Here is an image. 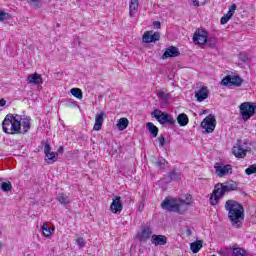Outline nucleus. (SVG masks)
Returning <instances> with one entry per match:
<instances>
[{"instance_id":"obj_17","label":"nucleus","mask_w":256,"mask_h":256,"mask_svg":"<svg viewBox=\"0 0 256 256\" xmlns=\"http://www.w3.org/2000/svg\"><path fill=\"white\" fill-rule=\"evenodd\" d=\"M20 129V135H25V133H29V130L31 129V118L29 116H21Z\"/></svg>"},{"instance_id":"obj_11","label":"nucleus","mask_w":256,"mask_h":256,"mask_svg":"<svg viewBox=\"0 0 256 256\" xmlns=\"http://www.w3.org/2000/svg\"><path fill=\"white\" fill-rule=\"evenodd\" d=\"M214 169L218 177H225L233 173V166H231V164L221 165L220 163H216Z\"/></svg>"},{"instance_id":"obj_51","label":"nucleus","mask_w":256,"mask_h":256,"mask_svg":"<svg viewBox=\"0 0 256 256\" xmlns=\"http://www.w3.org/2000/svg\"><path fill=\"white\" fill-rule=\"evenodd\" d=\"M63 151H65V148L63 147V146H60L59 148H58V152H56V153H61V154H63Z\"/></svg>"},{"instance_id":"obj_21","label":"nucleus","mask_w":256,"mask_h":256,"mask_svg":"<svg viewBox=\"0 0 256 256\" xmlns=\"http://www.w3.org/2000/svg\"><path fill=\"white\" fill-rule=\"evenodd\" d=\"M151 235H153V231H151V228H144L141 230V232L138 233V239L142 243H146Z\"/></svg>"},{"instance_id":"obj_41","label":"nucleus","mask_w":256,"mask_h":256,"mask_svg":"<svg viewBox=\"0 0 256 256\" xmlns=\"http://www.w3.org/2000/svg\"><path fill=\"white\" fill-rule=\"evenodd\" d=\"M238 57L242 63H247V61L249 60V57L244 52L240 53Z\"/></svg>"},{"instance_id":"obj_23","label":"nucleus","mask_w":256,"mask_h":256,"mask_svg":"<svg viewBox=\"0 0 256 256\" xmlns=\"http://www.w3.org/2000/svg\"><path fill=\"white\" fill-rule=\"evenodd\" d=\"M27 81L29 83H33L34 85H41V83H43V78L41 77V75L34 73L27 77Z\"/></svg>"},{"instance_id":"obj_1","label":"nucleus","mask_w":256,"mask_h":256,"mask_svg":"<svg viewBox=\"0 0 256 256\" xmlns=\"http://www.w3.org/2000/svg\"><path fill=\"white\" fill-rule=\"evenodd\" d=\"M225 209L228 211V219L236 229L241 228L243 220L245 219V209L243 205L235 200H228L225 203Z\"/></svg>"},{"instance_id":"obj_54","label":"nucleus","mask_w":256,"mask_h":256,"mask_svg":"<svg viewBox=\"0 0 256 256\" xmlns=\"http://www.w3.org/2000/svg\"><path fill=\"white\" fill-rule=\"evenodd\" d=\"M3 247V243L0 242V249Z\"/></svg>"},{"instance_id":"obj_22","label":"nucleus","mask_w":256,"mask_h":256,"mask_svg":"<svg viewBox=\"0 0 256 256\" xmlns=\"http://www.w3.org/2000/svg\"><path fill=\"white\" fill-rule=\"evenodd\" d=\"M105 117V112H101L96 114L95 116V124H94V131H101V127H103V120Z\"/></svg>"},{"instance_id":"obj_27","label":"nucleus","mask_w":256,"mask_h":256,"mask_svg":"<svg viewBox=\"0 0 256 256\" xmlns=\"http://www.w3.org/2000/svg\"><path fill=\"white\" fill-rule=\"evenodd\" d=\"M146 127L148 131L151 133L152 137H157V135H159V128H157V126H155L153 122H148L146 124Z\"/></svg>"},{"instance_id":"obj_19","label":"nucleus","mask_w":256,"mask_h":256,"mask_svg":"<svg viewBox=\"0 0 256 256\" xmlns=\"http://www.w3.org/2000/svg\"><path fill=\"white\" fill-rule=\"evenodd\" d=\"M151 243L152 245H155V247L157 246H163V245H167V236L165 235H152L151 237Z\"/></svg>"},{"instance_id":"obj_39","label":"nucleus","mask_w":256,"mask_h":256,"mask_svg":"<svg viewBox=\"0 0 256 256\" xmlns=\"http://www.w3.org/2000/svg\"><path fill=\"white\" fill-rule=\"evenodd\" d=\"M220 255H222V256H231V255H233V250H231L230 248H222L220 250Z\"/></svg>"},{"instance_id":"obj_24","label":"nucleus","mask_w":256,"mask_h":256,"mask_svg":"<svg viewBox=\"0 0 256 256\" xmlns=\"http://www.w3.org/2000/svg\"><path fill=\"white\" fill-rule=\"evenodd\" d=\"M177 122L180 127H186V125H189V117L185 113H181L177 117Z\"/></svg>"},{"instance_id":"obj_38","label":"nucleus","mask_w":256,"mask_h":256,"mask_svg":"<svg viewBox=\"0 0 256 256\" xmlns=\"http://www.w3.org/2000/svg\"><path fill=\"white\" fill-rule=\"evenodd\" d=\"M246 175H253L256 173V164L250 165L248 168L245 169Z\"/></svg>"},{"instance_id":"obj_46","label":"nucleus","mask_w":256,"mask_h":256,"mask_svg":"<svg viewBox=\"0 0 256 256\" xmlns=\"http://www.w3.org/2000/svg\"><path fill=\"white\" fill-rule=\"evenodd\" d=\"M235 11H237V4H232V5L229 7L228 12H230L232 15H235Z\"/></svg>"},{"instance_id":"obj_42","label":"nucleus","mask_w":256,"mask_h":256,"mask_svg":"<svg viewBox=\"0 0 256 256\" xmlns=\"http://www.w3.org/2000/svg\"><path fill=\"white\" fill-rule=\"evenodd\" d=\"M76 243L77 245L83 249V247H85V239H83V237H79L77 240H76Z\"/></svg>"},{"instance_id":"obj_8","label":"nucleus","mask_w":256,"mask_h":256,"mask_svg":"<svg viewBox=\"0 0 256 256\" xmlns=\"http://www.w3.org/2000/svg\"><path fill=\"white\" fill-rule=\"evenodd\" d=\"M220 85H224V87H241L243 85V78L239 75L226 76L222 79Z\"/></svg>"},{"instance_id":"obj_49","label":"nucleus","mask_w":256,"mask_h":256,"mask_svg":"<svg viewBox=\"0 0 256 256\" xmlns=\"http://www.w3.org/2000/svg\"><path fill=\"white\" fill-rule=\"evenodd\" d=\"M7 105V101L5 99H0V107H5Z\"/></svg>"},{"instance_id":"obj_33","label":"nucleus","mask_w":256,"mask_h":256,"mask_svg":"<svg viewBox=\"0 0 256 256\" xmlns=\"http://www.w3.org/2000/svg\"><path fill=\"white\" fill-rule=\"evenodd\" d=\"M166 164H167V160H165L164 158H160V159H158V161L154 162V165L162 171H165Z\"/></svg>"},{"instance_id":"obj_14","label":"nucleus","mask_w":256,"mask_h":256,"mask_svg":"<svg viewBox=\"0 0 256 256\" xmlns=\"http://www.w3.org/2000/svg\"><path fill=\"white\" fill-rule=\"evenodd\" d=\"M110 211L115 215L123 211V201H121V196H114L112 203L110 205Z\"/></svg>"},{"instance_id":"obj_10","label":"nucleus","mask_w":256,"mask_h":256,"mask_svg":"<svg viewBox=\"0 0 256 256\" xmlns=\"http://www.w3.org/2000/svg\"><path fill=\"white\" fill-rule=\"evenodd\" d=\"M44 154H45V162L48 165H53L59 159V154L57 152H51V145L49 143H45L44 145Z\"/></svg>"},{"instance_id":"obj_28","label":"nucleus","mask_w":256,"mask_h":256,"mask_svg":"<svg viewBox=\"0 0 256 256\" xmlns=\"http://www.w3.org/2000/svg\"><path fill=\"white\" fill-rule=\"evenodd\" d=\"M129 9V15L130 17H133V15H135V11L139 9V0H131Z\"/></svg>"},{"instance_id":"obj_6","label":"nucleus","mask_w":256,"mask_h":256,"mask_svg":"<svg viewBox=\"0 0 256 256\" xmlns=\"http://www.w3.org/2000/svg\"><path fill=\"white\" fill-rule=\"evenodd\" d=\"M256 106L251 102H244L240 105V114L243 121H249L251 117L255 115Z\"/></svg>"},{"instance_id":"obj_45","label":"nucleus","mask_w":256,"mask_h":256,"mask_svg":"<svg viewBox=\"0 0 256 256\" xmlns=\"http://www.w3.org/2000/svg\"><path fill=\"white\" fill-rule=\"evenodd\" d=\"M158 141L160 143V147H165V142L167 141L165 139V136L161 135L160 137H158Z\"/></svg>"},{"instance_id":"obj_53","label":"nucleus","mask_w":256,"mask_h":256,"mask_svg":"<svg viewBox=\"0 0 256 256\" xmlns=\"http://www.w3.org/2000/svg\"><path fill=\"white\" fill-rule=\"evenodd\" d=\"M226 15H227V17H228V18H230V19H231V17H233V14H232V13H230L229 11L227 12V14H226Z\"/></svg>"},{"instance_id":"obj_52","label":"nucleus","mask_w":256,"mask_h":256,"mask_svg":"<svg viewBox=\"0 0 256 256\" xmlns=\"http://www.w3.org/2000/svg\"><path fill=\"white\" fill-rule=\"evenodd\" d=\"M192 5H194V7H199V1L198 0L192 1Z\"/></svg>"},{"instance_id":"obj_40","label":"nucleus","mask_w":256,"mask_h":256,"mask_svg":"<svg viewBox=\"0 0 256 256\" xmlns=\"http://www.w3.org/2000/svg\"><path fill=\"white\" fill-rule=\"evenodd\" d=\"M206 44L208 45V47H215L217 45V39L216 38H207V42Z\"/></svg>"},{"instance_id":"obj_26","label":"nucleus","mask_w":256,"mask_h":256,"mask_svg":"<svg viewBox=\"0 0 256 256\" xmlns=\"http://www.w3.org/2000/svg\"><path fill=\"white\" fill-rule=\"evenodd\" d=\"M116 125L119 131H125V128L129 127V120L125 117L120 118Z\"/></svg>"},{"instance_id":"obj_30","label":"nucleus","mask_w":256,"mask_h":256,"mask_svg":"<svg viewBox=\"0 0 256 256\" xmlns=\"http://www.w3.org/2000/svg\"><path fill=\"white\" fill-rule=\"evenodd\" d=\"M226 191L229 193V191H237V182L230 180L229 182L224 185Z\"/></svg>"},{"instance_id":"obj_2","label":"nucleus","mask_w":256,"mask_h":256,"mask_svg":"<svg viewBox=\"0 0 256 256\" xmlns=\"http://www.w3.org/2000/svg\"><path fill=\"white\" fill-rule=\"evenodd\" d=\"M2 130L7 135H21V115L8 114L2 122Z\"/></svg>"},{"instance_id":"obj_36","label":"nucleus","mask_w":256,"mask_h":256,"mask_svg":"<svg viewBox=\"0 0 256 256\" xmlns=\"http://www.w3.org/2000/svg\"><path fill=\"white\" fill-rule=\"evenodd\" d=\"M12 19L11 14L0 10V22L10 21Z\"/></svg>"},{"instance_id":"obj_5","label":"nucleus","mask_w":256,"mask_h":256,"mask_svg":"<svg viewBox=\"0 0 256 256\" xmlns=\"http://www.w3.org/2000/svg\"><path fill=\"white\" fill-rule=\"evenodd\" d=\"M227 192V189L225 188V184L218 183L214 187V191L210 197V204L211 205H217L219 203V199L223 197Z\"/></svg>"},{"instance_id":"obj_16","label":"nucleus","mask_w":256,"mask_h":256,"mask_svg":"<svg viewBox=\"0 0 256 256\" xmlns=\"http://www.w3.org/2000/svg\"><path fill=\"white\" fill-rule=\"evenodd\" d=\"M157 97H159L160 99V107H167V105H169V102L171 101L172 97L171 93H166L163 90H159L156 93Z\"/></svg>"},{"instance_id":"obj_25","label":"nucleus","mask_w":256,"mask_h":256,"mask_svg":"<svg viewBox=\"0 0 256 256\" xmlns=\"http://www.w3.org/2000/svg\"><path fill=\"white\" fill-rule=\"evenodd\" d=\"M190 249H191L192 253H199V251H201V249H203V241L197 240L195 242H192L190 244Z\"/></svg>"},{"instance_id":"obj_15","label":"nucleus","mask_w":256,"mask_h":256,"mask_svg":"<svg viewBox=\"0 0 256 256\" xmlns=\"http://www.w3.org/2000/svg\"><path fill=\"white\" fill-rule=\"evenodd\" d=\"M159 39H161V34L153 31H146L142 37L143 43H155V41H159Z\"/></svg>"},{"instance_id":"obj_13","label":"nucleus","mask_w":256,"mask_h":256,"mask_svg":"<svg viewBox=\"0 0 256 256\" xmlns=\"http://www.w3.org/2000/svg\"><path fill=\"white\" fill-rule=\"evenodd\" d=\"M161 207L169 213H176V211L179 209L177 207V200L169 198L164 199V201L161 203Z\"/></svg>"},{"instance_id":"obj_34","label":"nucleus","mask_w":256,"mask_h":256,"mask_svg":"<svg viewBox=\"0 0 256 256\" xmlns=\"http://www.w3.org/2000/svg\"><path fill=\"white\" fill-rule=\"evenodd\" d=\"M0 189L7 193V191H11V189H13V185L11 184V182H1Z\"/></svg>"},{"instance_id":"obj_35","label":"nucleus","mask_w":256,"mask_h":256,"mask_svg":"<svg viewBox=\"0 0 256 256\" xmlns=\"http://www.w3.org/2000/svg\"><path fill=\"white\" fill-rule=\"evenodd\" d=\"M168 177L170 181H179V179H181V174L175 171H171L168 173Z\"/></svg>"},{"instance_id":"obj_32","label":"nucleus","mask_w":256,"mask_h":256,"mask_svg":"<svg viewBox=\"0 0 256 256\" xmlns=\"http://www.w3.org/2000/svg\"><path fill=\"white\" fill-rule=\"evenodd\" d=\"M70 93L73 95V97H76V99H83V91H81L79 88H72Z\"/></svg>"},{"instance_id":"obj_29","label":"nucleus","mask_w":256,"mask_h":256,"mask_svg":"<svg viewBox=\"0 0 256 256\" xmlns=\"http://www.w3.org/2000/svg\"><path fill=\"white\" fill-rule=\"evenodd\" d=\"M56 199L60 202L61 205H69V203H71L69 196L65 195L64 193L59 194Z\"/></svg>"},{"instance_id":"obj_50","label":"nucleus","mask_w":256,"mask_h":256,"mask_svg":"<svg viewBox=\"0 0 256 256\" xmlns=\"http://www.w3.org/2000/svg\"><path fill=\"white\" fill-rule=\"evenodd\" d=\"M125 199H126L125 203H127L128 205H131V201H132L131 196H126Z\"/></svg>"},{"instance_id":"obj_48","label":"nucleus","mask_w":256,"mask_h":256,"mask_svg":"<svg viewBox=\"0 0 256 256\" xmlns=\"http://www.w3.org/2000/svg\"><path fill=\"white\" fill-rule=\"evenodd\" d=\"M186 235L187 237H191L193 235V231L191 230V228L186 229Z\"/></svg>"},{"instance_id":"obj_37","label":"nucleus","mask_w":256,"mask_h":256,"mask_svg":"<svg viewBox=\"0 0 256 256\" xmlns=\"http://www.w3.org/2000/svg\"><path fill=\"white\" fill-rule=\"evenodd\" d=\"M42 233L44 237H51V228L47 224L42 225Z\"/></svg>"},{"instance_id":"obj_18","label":"nucleus","mask_w":256,"mask_h":256,"mask_svg":"<svg viewBox=\"0 0 256 256\" xmlns=\"http://www.w3.org/2000/svg\"><path fill=\"white\" fill-rule=\"evenodd\" d=\"M181 52H179V48L175 46H170L166 48L164 54L162 55V59H169V57H179Z\"/></svg>"},{"instance_id":"obj_4","label":"nucleus","mask_w":256,"mask_h":256,"mask_svg":"<svg viewBox=\"0 0 256 256\" xmlns=\"http://www.w3.org/2000/svg\"><path fill=\"white\" fill-rule=\"evenodd\" d=\"M247 151H249V146L247 142H243L241 139H238L236 145L232 148V153L237 159L247 157Z\"/></svg>"},{"instance_id":"obj_20","label":"nucleus","mask_w":256,"mask_h":256,"mask_svg":"<svg viewBox=\"0 0 256 256\" xmlns=\"http://www.w3.org/2000/svg\"><path fill=\"white\" fill-rule=\"evenodd\" d=\"M195 97L197 101L201 103L209 97V90H207V87H202L198 91H195Z\"/></svg>"},{"instance_id":"obj_12","label":"nucleus","mask_w":256,"mask_h":256,"mask_svg":"<svg viewBox=\"0 0 256 256\" xmlns=\"http://www.w3.org/2000/svg\"><path fill=\"white\" fill-rule=\"evenodd\" d=\"M192 199L193 197H191V195H187L185 199H178L176 201V206L178 207V210H176V213L183 215V213H185V211L189 209Z\"/></svg>"},{"instance_id":"obj_43","label":"nucleus","mask_w":256,"mask_h":256,"mask_svg":"<svg viewBox=\"0 0 256 256\" xmlns=\"http://www.w3.org/2000/svg\"><path fill=\"white\" fill-rule=\"evenodd\" d=\"M30 5H34V7H39L41 5V0H28Z\"/></svg>"},{"instance_id":"obj_9","label":"nucleus","mask_w":256,"mask_h":256,"mask_svg":"<svg viewBox=\"0 0 256 256\" xmlns=\"http://www.w3.org/2000/svg\"><path fill=\"white\" fill-rule=\"evenodd\" d=\"M209 34L205 29H197L193 35V43L195 45H207Z\"/></svg>"},{"instance_id":"obj_7","label":"nucleus","mask_w":256,"mask_h":256,"mask_svg":"<svg viewBox=\"0 0 256 256\" xmlns=\"http://www.w3.org/2000/svg\"><path fill=\"white\" fill-rule=\"evenodd\" d=\"M216 125L217 120L215 119V115L213 114H209L201 122V127L202 129H204L203 133H213V131H215Z\"/></svg>"},{"instance_id":"obj_44","label":"nucleus","mask_w":256,"mask_h":256,"mask_svg":"<svg viewBox=\"0 0 256 256\" xmlns=\"http://www.w3.org/2000/svg\"><path fill=\"white\" fill-rule=\"evenodd\" d=\"M231 18H228L227 15L225 14L221 19H220V23L221 25H226V23H229V20Z\"/></svg>"},{"instance_id":"obj_3","label":"nucleus","mask_w":256,"mask_h":256,"mask_svg":"<svg viewBox=\"0 0 256 256\" xmlns=\"http://www.w3.org/2000/svg\"><path fill=\"white\" fill-rule=\"evenodd\" d=\"M152 115L156 118V121H158L160 125H165V123L171 126L175 125V119L173 118V116L159 109H155L152 112Z\"/></svg>"},{"instance_id":"obj_47","label":"nucleus","mask_w":256,"mask_h":256,"mask_svg":"<svg viewBox=\"0 0 256 256\" xmlns=\"http://www.w3.org/2000/svg\"><path fill=\"white\" fill-rule=\"evenodd\" d=\"M153 25H154L155 29H161V22L155 21V22L153 23Z\"/></svg>"},{"instance_id":"obj_31","label":"nucleus","mask_w":256,"mask_h":256,"mask_svg":"<svg viewBox=\"0 0 256 256\" xmlns=\"http://www.w3.org/2000/svg\"><path fill=\"white\" fill-rule=\"evenodd\" d=\"M232 255L234 256H245L247 255V251L243 248H239V247H232Z\"/></svg>"}]
</instances>
